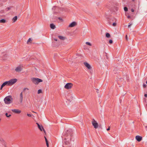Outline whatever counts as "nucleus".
I'll list each match as a JSON object with an SVG mask.
<instances>
[{"instance_id":"f257e3e1","label":"nucleus","mask_w":147,"mask_h":147,"mask_svg":"<svg viewBox=\"0 0 147 147\" xmlns=\"http://www.w3.org/2000/svg\"><path fill=\"white\" fill-rule=\"evenodd\" d=\"M12 97L11 96H9L6 97L4 99L5 102L6 104H9L11 103V99Z\"/></svg>"},{"instance_id":"f03ea898","label":"nucleus","mask_w":147,"mask_h":147,"mask_svg":"<svg viewBox=\"0 0 147 147\" xmlns=\"http://www.w3.org/2000/svg\"><path fill=\"white\" fill-rule=\"evenodd\" d=\"M31 80L32 82L35 84H38L39 82L42 81L41 79L38 78H31Z\"/></svg>"},{"instance_id":"7ed1b4c3","label":"nucleus","mask_w":147,"mask_h":147,"mask_svg":"<svg viewBox=\"0 0 147 147\" xmlns=\"http://www.w3.org/2000/svg\"><path fill=\"white\" fill-rule=\"evenodd\" d=\"M72 130L71 129H70L67 130L64 133V135L65 136V137H70L71 138V135L72 134Z\"/></svg>"},{"instance_id":"20e7f679","label":"nucleus","mask_w":147,"mask_h":147,"mask_svg":"<svg viewBox=\"0 0 147 147\" xmlns=\"http://www.w3.org/2000/svg\"><path fill=\"white\" fill-rule=\"evenodd\" d=\"M17 81V80L16 79H11L9 81H6L7 82V85L9 86L12 85L16 82Z\"/></svg>"},{"instance_id":"39448f33","label":"nucleus","mask_w":147,"mask_h":147,"mask_svg":"<svg viewBox=\"0 0 147 147\" xmlns=\"http://www.w3.org/2000/svg\"><path fill=\"white\" fill-rule=\"evenodd\" d=\"M71 141L70 137H65L64 139L63 140V143L65 144L68 145L70 143Z\"/></svg>"},{"instance_id":"423d86ee","label":"nucleus","mask_w":147,"mask_h":147,"mask_svg":"<svg viewBox=\"0 0 147 147\" xmlns=\"http://www.w3.org/2000/svg\"><path fill=\"white\" fill-rule=\"evenodd\" d=\"M73 86V84L71 83H67L64 86V88L68 90L71 89Z\"/></svg>"},{"instance_id":"0eeeda50","label":"nucleus","mask_w":147,"mask_h":147,"mask_svg":"<svg viewBox=\"0 0 147 147\" xmlns=\"http://www.w3.org/2000/svg\"><path fill=\"white\" fill-rule=\"evenodd\" d=\"M127 4L129 7H131L135 9L136 7L135 2H132L131 1H129L128 2Z\"/></svg>"},{"instance_id":"6e6552de","label":"nucleus","mask_w":147,"mask_h":147,"mask_svg":"<svg viewBox=\"0 0 147 147\" xmlns=\"http://www.w3.org/2000/svg\"><path fill=\"white\" fill-rule=\"evenodd\" d=\"M92 123L95 128L96 129L98 128V123L94 119H92Z\"/></svg>"},{"instance_id":"1a4fd4ad","label":"nucleus","mask_w":147,"mask_h":147,"mask_svg":"<svg viewBox=\"0 0 147 147\" xmlns=\"http://www.w3.org/2000/svg\"><path fill=\"white\" fill-rule=\"evenodd\" d=\"M11 111L17 114H19L21 112V110L18 109H12Z\"/></svg>"},{"instance_id":"9d476101","label":"nucleus","mask_w":147,"mask_h":147,"mask_svg":"<svg viewBox=\"0 0 147 147\" xmlns=\"http://www.w3.org/2000/svg\"><path fill=\"white\" fill-rule=\"evenodd\" d=\"M76 24V23L75 22H73L70 24L69 25V27H73L75 26Z\"/></svg>"},{"instance_id":"9b49d317","label":"nucleus","mask_w":147,"mask_h":147,"mask_svg":"<svg viewBox=\"0 0 147 147\" xmlns=\"http://www.w3.org/2000/svg\"><path fill=\"white\" fill-rule=\"evenodd\" d=\"M22 68L20 66H18L15 69V71L16 72H19L21 71Z\"/></svg>"},{"instance_id":"f8f14e48","label":"nucleus","mask_w":147,"mask_h":147,"mask_svg":"<svg viewBox=\"0 0 147 147\" xmlns=\"http://www.w3.org/2000/svg\"><path fill=\"white\" fill-rule=\"evenodd\" d=\"M135 138L136 139L138 142L141 141L142 139V137L139 136H136Z\"/></svg>"},{"instance_id":"ddd939ff","label":"nucleus","mask_w":147,"mask_h":147,"mask_svg":"<svg viewBox=\"0 0 147 147\" xmlns=\"http://www.w3.org/2000/svg\"><path fill=\"white\" fill-rule=\"evenodd\" d=\"M84 64L88 69H90L91 67V66L88 63L86 62H84Z\"/></svg>"},{"instance_id":"4468645a","label":"nucleus","mask_w":147,"mask_h":147,"mask_svg":"<svg viewBox=\"0 0 147 147\" xmlns=\"http://www.w3.org/2000/svg\"><path fill=\"white\" fill-rule=\"evenodd\" d=\"M23 94L22 93V92L20 94L19 99L20 102H22L23 101Z\"/></svg>"},{"instance_id":"2eb2a0df","label":"nucleus","mask_w":147,"mask_h":147,"mask_svg":"<svg viewBox=\"0 0 147 147\" xmlns=\"http://www.w3.org/2000/svg\"><path fill=\"white\" fill-rule=\"evenodd\" d=\"M7 82L6 81V82H4L2 84V85H1V88H0V89L1 90H2L4 86H5L6 85H7Z\"/></svg>"},{"instance_id":"dca6fc26","label":"nucleus","mask_w":147,"mask_h":147,"mask_svg":"<svg viewBox=\"0 0 147 147\" xmlns=\"http://www.w3.org/2000/svg\"><path fill=\"white\" fill-rule=\"evenodd\" d=\"M38 127L40 131H42V130L43 129L44 132H45V131L44 130L43 127L42 126H40V125H38Z\"/></svg>"},{"instance_id":"f3484780","label":"nucleus","mask_w":147,"mask_h":147,"mask_svg":"<svg viewBox=\"0 0 147 147\" xmlns=\"http://www.w3.org/2000/svg\"><path fill=\"white\" fill-rule=\"evenodd\" d=\"M50 27L52 29H54L55 28V26L53 24H51Z\"/></svg>"},{"instance_id":"a211bd4d","label":"nucleus","mask_w":147,"mask_h":147,"mask_svg":"<svg viewBox=\"0 0 147 147\" xmlns=\"http://www.w3.org/2000/svg\"><path fill=\"white\" fill-rule=\"evenodd\" d=\"M6 21L5 19H3L0 20V23H5Z\"/></svg>"},{"instance_id":"6ab92c4d","label":"nucleus","mask_w":147,"mask_h":147,"mask_svg":"<svg viewBox=\"0 0 147 147\" xmlns=\"http://www.w3.org/2000/svg\"><path fill=\"white\" fill-rule=\"evenodd\" d=\"M17 16H15V17H14L13 18V22H16V20H17Z\"/></svg>"},{"instance_id":"aec40b11","label":"nucleus","mask_w":147,"mask_h":147,"mask_svg":"<svg viewBox=\"0 0 147 147\" xmlns=\"http://www.w3.org/2000/svg\"><path fill=\"white\" fill-rule=\"evenodd\" d=\"M58 37L61 40H63L65 39L64 37L61 36H59Z\"/></svg>"},{"instance_id":"412c9836","label":"nucleus","mask_w":147,"mask_h":147,"mask_svg":"<svg viewBox=\"0 0 147 147\" xmlns=\"http://www.w3.org/2000/svg\"><path fill=\"white\" fill-rule=\"evenodd\" d=\"M106 36L107 38H109L110 36V35L109 33H107L106 34Z\"/></svg>"},{"instance_id":"4be33fe9","label":"nucleus","mask_w":147,"mask_h":147,"mask_svg":"<svg viewBox=\"0 0 147 147\" xmlns=\"http://www.w3.org/2000/svg\"><path fill=\"white\" fill-rule=\"evenodd\" d=\"M5 115L7 117H9L11 116V115L10 114L8 115L7 113H5Z\"/></svg>"},{"instance_id":"5701e85b","label":"nucleus","mask_w":147,"mask_h":147,"mask_svg":"<svg viewBox=\"0 0 147 147\" xmlns=\"http://www.w3.org/2000/svg\"><path fill=\"white\" fill-rule=\"evenodd\" d=\"M86 44L87 45H88L90 46H91L92 45L89 42H86Z\"/></svg>"},{"instance_id":"b1692460","label":"nucleus","mask_w":147,"mask_h":147,"mask_svg":"<svg viewBox=\"0 0 147 147\" xmlns=\"http://www.w3.org/2000/svg\"><path fill=\"white\" fill-rule=\"evenodd\" d=\"M124 9L125 11H128V8L126 7H124Z\"/></svg>"},{"instance_id":"393cba45","label":"nucleus","mask_w":147,"mask_h":147,"mask_svg":"<svg viewBox=\"0 0 147 147\" xmlns=\"http://www.w3.org/2000/svg\"><path fill=\"white\" fill-rule=\"evenodd\" d=\"M42 90L41 89H39V90H38V94L41 93H42Z\"/></svg>"},{"instance_id":"a878e982","label":"nucleus","mask_w":147,"mask_h":147,"mask_svg":"<svg viewBox=\"0 0 147 147\" xmlns=\"http://www.w3.org/2000/svg\"><path fill=\"white\" fill-rule=\"evenodd\" d=\"M27 115L29 117H31L32 116V114H27Z\"/></svg>"},{"instance_id":"bb28decb","label":"nucleus","mask_w":147,"mask_h":147,"mask_svg":"<svg viewBox=\"0 0 147 147\" xmlns=\"http://www.w3.org/2000/svg\"><path fill=\"white\" fill-rule=\"evenodd\" d=\"M132 25V23H129V25H128V27L129 28L130 27V26Z\"/></svg>"},{"instance_id":"cd10ccee","label":"nucleus","mask_w":147,"mask_h":147,"mask_svg":"<svg viewBox=\"0 0 147 147\" xmlns=\"http://www.w3.org/2000/svg\"><path fill=\"white\" fill-rule=\"evenodd\" d=\"M109 43L110 44H111L113 43V41L111 40H109Z\"/></svg>"},{"instance_id":"c85d7f7f","label":"nucleus","mask_w":147,"mask_h":147,"mask_svg":"<svg viewBox=\"0 0 147 147\" xmlns=\"http://www.w3.org/2000/svg\"><path fill=\"white\" fill-rule=\"evenodd\" d=\"M112 25L113 26H116V23H113V24Z\"/></svg>"},{"instance_id":"c756f323","label":"nucleus","mask_w":147,"mask_h":147,"mask_svg":"<svg viewBox=\"0 0 147 147\" xmlns=\"http://www.w3.org/2000/svg\"><path fill=\"white\" fill-rule=\"evenodd\" d=\"M32 40L30 38H29V39L28 40V41H27V42H30V41H31Z\"/></svg>"},{"instance_id":"7c9ffc66","label":"nucleus","mask_w":147,"mask_h":147,"mask_svg":"<svg viewBox=\"0 0 147 147\" xmlns=\"http://www.w3.org/2000/svg\"><path fill=\"white\" fill-rule=\"evenodd\" d=\"M26 90H28L29 89L27 88H25L24 89V91H25Z\"/></svg>"},{"instance_id":"2f4dec72","label":"nucleus","mask_w":147,"mask_h":147,"mask_svg":"<svg viewBox=\"0 0 147 147\" xmlns=\"http://www.w3.org/2000/svg\"><path fill=\"white\" fill-rule=\"evenodd\" d=\"M131 11L132 12H134V10L133 9V8H132L131 9Z\"/></svg>"},{"instance_id":"473e14b6","label":"nucleus","mask_w":147,"mask_h":147,"mask_svg":"<svg viewBox=\"0 0 147 147\" xmlns=\"http://www.w3.org/2000/svg\"><path fill=\"white\" fill-rule=\"evenodd\" d=\"M58 18L60 20H62V19L60 17Z\"/></svg>"},{"instance_id":"72a5a7b5","label":"nucleus","mask_w":147,"mask_h":147,"mask_svg":"<svg viewBox=\"0 0 147 147\" xmlns=\"http://www.w3.org/2000/svg\"><path fill=\"white\" fill-rule=\"evenodd\" d=\"M45 141H46V142H48V141H47V139L45 137Z\"/></svg>"},{"instance_id":"f704fd0d","label":"nucleus","mask_w":147,"mask_h":147,"mask_svg":"<svg viewBox=\"0 0 147 147\" xmlns=\"http://www.w3.org/2000/svg\"><path fill=\"white\" fill-rule=\"evenodd\" d=\"M131 1L132 2H135L136 3L135 0H131Z\"/></svg>"},{"instance_id":"c9c22d12","label":"nucleus","mask_w":147,"mask_h":147,"mask_svg":"<svg viewBox=\"0 0 147 147\" xmlns=\"http://www.w3.org/2000/svg\"><path fill=\"white\" fill-rule=\"evenodd\" d=\"M46 145H47V146L48 147V146H49L48 142H46Z\"/></svg>"},{"instance_id":"e433bc0d","label":"nucleus","mask_w":147,"mask_h":147,"mask_svg":"<svg viewBox=\"0 0 147 147\" xmlns=\"http://www.w3.org/2000/svg\"><path fill=\"white\" fill-rule=\"evenodd\" d=\"M130 17H131L129 15L128 16H127V18L128 19L130 18Z\"/></svg>"},{"instance_id":"4c0bfd02","label":"nucleus","mask_w":147,"mask_h":147,"mask_svg":"<svg viewBox=\"0 0 147 147\" xmlns=\"http://www.w3.org/2000/svg\"><path fill=\"white\" fill-rule=\"evenodd\" d=\"M125 38L126 40H127V35H126L125 36Z\"/></svg>"},{"instance_id":"58836bf2","label":"nucleus","mask_w":147,"mask_h":147,"mask_svg":"<svg viewBox=\"0 0 147 147\" xmlns=\"http://www.w3.org/2000/svg\"><path fill=\"white\" fill-rule=\"evenodd\" d=\"M110 127H109V128H108L107 129V131H109V130H110Z\"/></svg>"},{"instance_id":"ea45409f","label":"nucleus","mask_w":147,"mask_h":147,"mask_svg":"<svg viewBox=\"0 0 147 147\" xmlns=\"http://www.w3.org/2000/svg\"><path fill=\"white\" fill-rule=\"evenodd\" d=\"M144 96L146 97H147V94H144Z\"/></svg>"},{"instance_id":"a19ab883","label":"nucleus","mask_w":147,"mask_h":147,"mask_svg":"<svg viewBox=\"0 0 147 147\" xmlns=\"http://www.w3.org/2000/svg\"><path fill=\"white\" fill-rule=\"evenodd\" d=\"M10 8H11V7H8L7 8L8 10H9V9H10Z\"/></svg>"},{"instance_id":"79ce46f5","label":"nucleus","mask_w":147,"mask_h":147,"mask_svg":"<svg viewBox=\"0 0 147 147\" xmlns=\"http://www.w3.org/2000/svg\"><path fill=\"white\" fill-rule=\"evenodd\" d=\"M146 86V84H143V86H144V87H145Z\"/></svg>"},{"instance_id":"37998d69","label":"nucleus","mask_w":147,"mask_h":147,"mask_svg":"<svg viewBox=\"0 0 147 147\" xmlns=\"http://www.w3.org/2000/svg\"><path fill=\"white\" fill-rule=\"evenodd\" d=\"M54 40L55 41H57V39H56V38H54Z\"/></svg>"},{"instance_id":"c03bdc74","label":"nucleus","mask_w":147,"mask_h":147,"mask_svg":"<svg viewBox=\"0 0 147 147\" xmlns=\"http://www.w3.org/2000/svg\"><path fill=\"white\" fill-rule=\"evenodd\" d=\"M145 128L146 129V130H147V126H145Z\"/></svg>"},{"instance_id":"a18cd8bd","label":"nucleus","mask_w":147,"mask_h":147,"mask_svg":"<svg viewBox=\"0 0 147 147\" xmlns=\"http://www.w3.org/2000/svg\"><path fill=\"white\" fill-rule=\"evenodd\" d=\"M36 123L37 124L38 126V125H39V124L37 123Z\"/></svg>"},{"instance_id":"49530a36","label":"nucleus","mask_w":147,"mask_h":147,"mask_svg":"<svg viewBox=\"0 0 147 147\" xmlns=\"http://www.w3.org/2000/svg\"><path fill=\"white\" fill-rule=\"evenodd\" d=\"M0 141H2L0 139Z\"/></svg>"},{"instance_id":"de8ad7c7","label":"nucleus","mask_w":147,"mask_h":147,"mask_svg":"<svg viewBox=\"0 0 147 147\" xmlns=\"http://www.w3.org/2000/svg\"><path fill=\"white\" fill-rule=\"evenodd\" d=\"M146 83L147 84V81L146 82Z\"/></svg>"},{"instance_id":"09e8293b","label":"nucleus","mask_w":147,"mask_h":147,"mask_svg":"<svg viewBox=\"0 0 147 147\" xmlns=\"http://www.w3.org/2000/svg\"><path fill=\"white\" fill-rule=\"evenodd\" d=\"M63 147H64L63 145Z\"/></svg>"}]
</instances>
